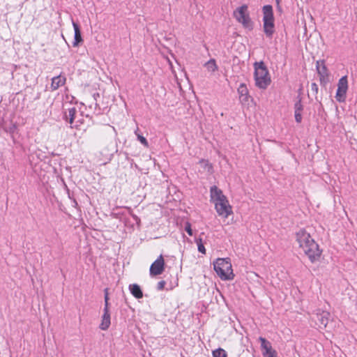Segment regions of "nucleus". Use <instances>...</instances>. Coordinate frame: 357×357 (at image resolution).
<instances>
[{
    "instance_id": "1",
    "label": "nucleus",
    "mask_w": 357,
    "mask_h": 357,
    "mask_svg": "<svg viewBox=\"0 0 357 357\" xmlns=\"http://www.w3.org/2000/svg\"><path fill=\"white\" fill-rule=\"evenodd\" d=\"M296 241L300 249L307 257L311 263L319 261L323 253V250L305 229L298 230L295 234Z\"/></svg>"
},
{
    "instance_id": "2",
    "label": "nucleus",
    "mask_w": 357,
    "mask_h": 357,
    "mask_svg": "<svg viewBox=\"0 0 357 357\" xmlns=\"http://www.w3.org/2000/svg\"><path fill=\"white\" fill-rule=\"evenodd\" d=\"M211 202L219 216L227 218L233 213L232 206L222 190L213 185L210 189Z\"/></svg>"
},
{
    "instance_id": "3",
    "label": "nucleus",
    "mask_w": 357,
    "mask_h": 357,
    "mask_svg": "<svg viewBox=\"0 0 357 357\" xmlns=\"http://www.w3.org/2000/svg\"><path fill=\"white\" fill-rule=\"evenodd\" d=\"M254 77L256 86L261 89H266L271 82L269 72L263 61L254 63Z\"/></svg>"
},
{
    "instance_id": "4",
    "label": "nucleus",
    "mask_w": 357,
    "mask_h": 357,
    "mask_svg": "<svg viewBox=\"0 0 357 357\" xmlns=\"http://www.w3.org/2000/svg\"><path fill=\"white\" fill-rule=\"evenodd\" d=\"M213 268L222 280H231L234 278L231 261L229 258H218L213 262Z\"/></svg>"
},
{
    "instance_id": "5",
    "label": "nucleus",
    "mask_w": 357,
    "mask_h": 357,
    "mask_svg": "<svg viewBox=\"0 0 357 357\" xmlns=\"http://www.w3.org/2000/svg\"><path fill=\"white\" fill-rule=\"evenodd\" d=\"M262 13L264 32L266 37L271 38L275 33V18L272 6H264Z\"/></svg>"
},
{
    "instance_id": "6",
    "label": "nucleus",
    "mask_w": 357,
    "mask_h": 357,
    "mask_svg": "<svg viewBox=\"0 0 357 357\" xmlns=\"http://www.w3.org/2000/svg\"><path fill=\"white\" fill-rule=\"evenodd\" d=\"M233 17L243 28L248 29H252L253 22L250 16L248 6L246 4H243L236 8L233 12Z\"/></svg>"
},
{
    "instance_id": "7",
    "label": "nucleus",
    "mask_w": 357,
    "mask_h": 357,
    "mask_svg": "<svg viewBox=\"0 0 357 357\" xmlns=\"http://www.w3.org/2000/svg\"><path fill=\"white\" fill-rule=\"evenodd\" d=\"M349 84L347 76L342 77L337 83V89L335 94V99L339 102H344L346 100L347 92Z\"/></svg>"
},
{
    "instance_id": "8",
    "label": "nucleus",
    "mask_w": 357,
    "mask_h": 357,
    "mask_svg": "<svg viewBox=\"0 0 357 357\" xmlns=\"http://www.w3.org/2000/svg\"><path fill=\"white\" fill-rule=\"evenodd\" d=\"M165 262L164 257L160 255L151 265L149 273L153 277L162 274L165 271Z\"/></svg>"
},
{
    "instance_id": "9",
    "label": "nucleus",
    "mask_w": 357,
    "mask_h": 357,
    "mask_svg": "<svg viewBox=\"0 0 357 357\" xmlns=\"http://www.w3.org/2000/svg\"><path fill=\"white\" fill-rule=\"evenodd\" d=\"M316 67L318 75L319 76V82L321 84H326L328 82L329 73L328 68L324 60L317 61Z\"/></svg>"
},
{
    "instance_id": "10",
    "label": "nucleus",
    "mask_w": 357,
    "mask_h": 357,
    "mask_svg": "<svg viewBox=\"0 0 357 357\" xmlns=\"http://www.w3.org/2000/svg\"><path fill=\"white\" fill-rule=\"evenodd\" d=\"M259 340L261 342L264 357H278L276 351L273 349L271 343L262 337H260Z\"/></svg>"
},
{
    "instance_id": "11",
    "label": "nucleus",
    "mask_w": 357,
    "mask_h": 357,
    "mask_svg": "<svg viewBox=\"0 0 357 357\" xmlns=\"http://www.w3.org/2000/svg\"><path fill=\"white\" fill-rule=\"evenodd\" d=\"M239 100L243 103H246L249 101L250 98L249 91L245 84H241L237 89Z\"/></svg>"
},
{
    "instance_id": "12",
    "label": "nucleus",
    "mask_w": 357,
    "mask_h": 357,
    "mask_svg": "<svg viewBox=\"0 0 357 357\" xmlns=\"http://www.w3.org/2000/svg\"><path fill=\"white\" fill-rule=\"evenodd\" d=\"M111 324V316L109 309H104V312L102 316L100 328L102 331H106L109 328Z\"/></svg>"
},
{
    "instance_id": "13",
    "label": "nucleus",
    "mask_w": 357,
    "mask_h": 357,
    "mask_svg": "<svg viewBox=\"0 0 357 357\" xmlns=\"http://www.w3.org/2000/svg\"><path fill=\"white\" fill-rule=\"evenodd\" d=\"M66 78L64 76L59 75L52 79L51 89L52 91L58 89L65 84Z\"/></svg>"
},
{
    "instance_id": "14",
    "label": "nucleus",
    "mask_w": 357,
    "mask_h": 357,
    "mask_svg": "<svg viewBox=\"0 0 357 357\" xmlns=\"http://www.w3.org/2000/svg\"><path fill=\"white\" fill-rule=\"evenodd\" d=\"M73 26L75 31V40L73 43V47H77L79 43H81L83 40L81 36V31L78 24L75 22H73Z\"/></svg>"
},
{
    "instance_id": "15",
    "label": "nucleus",
    "mask_w": 357,
    "mask_h": 357,
    "mask_svg": "<svg viewBox=\"0 0 357 357\" xmlns=\"http://www.w3.org/2000/svg\"><path fill=\"white\" fill-rule=\"evenodd\" d=\"M129 289L132 296L136 298L139 299L143 297V292L138 284H130Z\"/></svg>"
},
{
    "instance_id": "16",
    "label": "nucleus",
    "mask_w": 357,
    "mask_h": 357,
    "mask_svg": "<svg viewBox=\"0 0 357 357\" xmlns=\"http://www.w3.org/2000/svg\"><path fill=\"white\" fill-rule=\"evenodd\" d=\"M77 113V109L75 107H71L68 109V112L66 114V121L70 125H73L75 119V114Z\"/></svg>"
},
{
    "instance_id": "17",
    "label": "nucleus",
    "mask_w": 357,
    "mask_h": 357,
    "mask_svg": "<svg viewBox=\"0 0 357 357\" xmlns=\"http://www.w3.org/2000/svg\"><path fill=\"white\" fill-rule=\"evenodd\" d=\"M205 66L209 72L213 73L218 70V66L215 61L213 59L206 62Z\"/></svg>"
},
{
    "instance_id": "18",
    "label": "nucleus",
    "mask_w": 357,
    "mask_h": 357,
    "mask_svg": "<svg viewBox=\"0 0 357 357\" xmlns=\"http://www.w3.org/2000/svg\"><path fill=\"white\" fill-rule=\"evenodd\" d=\"M328 317H329V312H322V313H321L319 314V319L321 325H322L324 327H326V326L328 324Z\"/></svg>"
},
{
    "instance_id": "19",
    "label": "nucleus",
    "mask_w": 357,
    "mask_h": 357,
    "mask_svg": "<svg viewBox=\"0 0 357 357\" xmlns=\"http://www.w3.org/2000/svg\"><path fill=\"white\" fill-rule=\"evenodd\" d=\"M212 354L213 357H227V352L222 348L213 351Z\"/></svg>"
},
{
    "instance_id": "20",
    "label": "nucleus",
    "mask_w": 357,
    "mask_h": 357,
    "mask_svg": "<svg viewBox=\"0 0 357 357\" xmlns=\"http://www.w3.org/2000/svg\"><path fill=\"white\" fill-rule=\"evenodd\" d=\"M196 243L197 245V248H198L199 252H200L202 254H206V249L203 244L202 239V238L197 239Z\"/></svg>"
},
{
    "instance_id": "21",
    "label": "nucleus",
    "mask_w": 357,
    "mask_h": 357,
    "mask_svg": "<svg viewBox=\"0 0 357 357\" xmlns=\"http://www.w3.org/2000/svg\"><path fill=\"white\" fill-rule=\"evenodd\" d=\"M296 109L295 111V119L297 123H301L302 121V116L301 114V107L296 105Z\"/></svg>"
},
{
    "instance_id": "22",
    "label": "nucleus",
    "mask_w": 357,
    "mask_h": 357,
    "mask_svg": "<svg viewBox=\"0 0 357 357\" xmlns=\"http://www.w3.org/2000/svg\"><path fill=\"white\" fill-rule=\"evenodd\" d=\"M137 139H139V142H140L143 145H144L145 146H148V145H149V144H148V142H147L146 139L144 137H143V136H142V135H137Z\"/></svg>"
},
{
    "instance_id": "23",
    "label": "nucleus",
    "mask_w": 357,
    "mask_h": 357,
    "mask_svg": "<svg viewBox=\"0 0 357 357\" xmlns=\"http://www.w3.org/2000/svg\"><path fill=\"white\" fill-rule=\"evenodd\" d=\"M104 309H109V296H108L107 289H105Z\"/></svg>"
},
{
    "instance_id": "24",
    "label": "nucleus",
    "mask_w": 357,
    "mask_h": 357,
    "mask_svg": "<svg viewBox=\"0 0 357 357\" xmlns=\"http://www.w3.org/2000/svg\"><path fill=\"white\" fill-rule=\"evenodd\" d=\"M185 229L186 232L188 234V235L192 236V229L191 228V225L190 222H188L185 223Z\"/></svg>"
},
{
    "instance_id": "25",
    "label": "nucleus",
    "mask_w": 357,
    "mask_h": 357,
    "mask_svg": "<svg viewBox=\"0 0 357 357\" xmlns=\"http://www.w3.org/2000/svg\"><path fill=\"white\" fill-rule=\"evenodd\" d=\"M165 284H166L165 281L161 280V281L158 282V284H157V289L158 290H162V289H164Z\"/></svg>"
},
{
    "instance_id": "26",
    "label": "nucleus",
    "mask_w": 357,
    "mask_h": 357,
    "mask_svg": "<svg viewBox=\"0 0 357 357\" xmlns=\"http://www.w3.org/2000/svg\"><path fill=\"white\" fill-rule=\"evenodd\" d=\"M312 89H314L316 92L318 91V86L315 83H312Z\"/></svg>"
},
{
    "instance_id": "27",
    "label": "nucleus",
    "mask_w": 357,
    "mask_h": 357,
    "mask_svg": "<svg viewBox=\"0 0 357 357\" xmlns=\"http://www.w3.org/2000/svg\"><path fill=\"white\" fill-rule=\"evenodd\" d=\"M277 1V3H278V5H279V0H276Z\"/></svg>"
}]
</instances>
